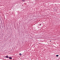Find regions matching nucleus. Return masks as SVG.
<instances>
[{"mask_svg":"<svg viewBox=\"0 0 60 60\" xmlns=\"http://www.w3.org/2000/svg\"><path fill=\"white\" fill-rule=\"evenodd\" d=\"M8 58H9V59H12V57H8Z\"/></svg>","mask_w":60,"mask_h":60,"instance_id":"obj_1","label":"nucleus"},{"mask_svg":"<svg viewBox=\"0 0 60 60\" xmlns=\"http://www.w3.org/2000/svg\"><path fill=\"white\" fill-rule=\"evenodd\" d=\"M22 1H23V2H25V0H22Z\"/></svg>","mask_w":60,"mask_h":60,"instance_id":"obj_2","label":"nucleus"},{"mask_svg":"<svg viewBox=\"0 0 60 60\" xmlns=\"http://www.w3.org/2000/svg\"><path fill=\"white\" fill-rule=\"evenodd\" d=\"M58 56H59V55H56V56H57V57H58Z\"/></svg>","mask_w":60,"mask_h":60,"instance_id":"obj_3","label":"nucleus"},{"mask_svg":"<svg viewBox=\"0 0 60 60\" xmlns=\"http://www.w3.org/2000/svg\"><path fill=\"white\" fill-rule=\"evenodd\" d=\"M19 55H20V56H21V53H19Z\"/></svg>","mask_w":60,"mask_h":60,"instance_id":"obj_4","label":"nucleus"},{"mask_svg":"<svg viewBox=\"0 0 60 60\" xmlns=\"http://www.w3.org/2000/svg\"><path fill=\"white\" fill-rule=\"evenodd\" d=\"M6 58H8V56H6Z\"/></svg>","mask_w":60,"mask_h":60,"instance_id":"obj_5","label":"nucleus"}]
</instances>
